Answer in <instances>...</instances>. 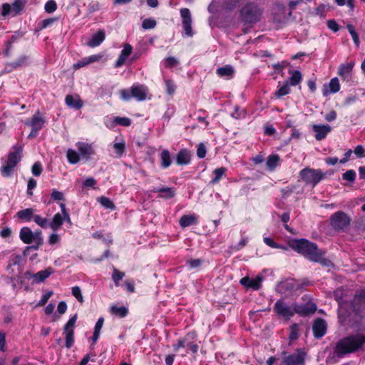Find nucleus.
I'll list each match as a JSON object with an SVG mask.
<instances>
[{
    "label": "nucleus",
    "instance_id": "38",
    "mask_svg": "<svg viewBox=\"0 0 365 365\" xmlns=\"http://www.w3.org/2000/svg\"><path fill=\"white\" fill-rule=\"evenodd\" d=\"M329 93H335L340 89V83L337 78H331L329 83Z\"/></svg>",
    "mask_w": 365,
    "mask_h": 365
},
{
    "label": "nucleus",
    "instance_id": "62",
    "mask_svg": "<svg viewBox=\"0 0 365 365\" xmlns=\"http://www.w3.org/2000/svg\"><path fill=\"white\" fill-rule=\"evenodd\" d=\"M264 243L272 247V248H278L279 247V246L278 245L277 243H276L272 238H269V237H264Z\"/></svg>",
    "mask_w": 365,
    "mask_h": 365
},
{
    "label": "nucleus",
    "instance_id": "1",
    "mask_svg": "<svg viewBox=\"0 0 365 365\" xmlns=\"http://www.w3.org/2000/svg\"><path fill=\"white\" fill-rule=\"evenodd\" d=\"M365 344V334H354L339 339L334 349V353L339 357L354 353L361 349Z\"/></svg>",
    "mask_w": 365,
    "mask_h": 365
},
{
    "label": "nucleus",
    "instance_id": "61",
    "mask_svg": "<svg viewBox=\"0 0 365 365\" xmlns=\"http://www.w3.org/2000/svg\"><path fill=\"white\" fill-rule=\"evenodd\" d=\"M103 58L102 54L92 55L86 58L88 64L100 61Z\"/></svg>",
    "mask_w": 365,
    "mask_h": 365
},
{
    "label": "nucleus",
    "instance_id": "18",
    "mask_svg": "<svg viewBox=\"0 0 365 365\" xmlns=\"http://www.w3.org/2000/svg\"><path fill=\"white\" fill-rule=\"evenodd\" d=\"M106 38V34L103 30H99L96 34L92 36L91 38L87 42V46L91 48L99 46Z\"/></svg>",
    "mask_w": 365,
    "mask_h": 365
},
{
    "label": "nucleus",
    "instance_id": "31",
    "mask_svg": "<svg viewBox=\"0 0 365 365\" xmlns=\"http://www.w3.org/2000/svg\"><path fill=\"white\" fill-rule=\"evenodd\" d=\"M154 192H159V196L164 198H171L175 196V191L173 187H163L160 189H155Z\"/></svg>",
    "mask_w": 365,
    "mask_h": 365
},
{
    "label": "nucleus",
    "instance_id": "63",
    "mask_svg": "<svg viewBox=\"0 0 365 365\" xmlns=\"http://www.w3.org/2000/svg\"><path fill=\"white\" fill-rule=\"evenodd\" d=\"M11 230L9 227H4L0 232V236L2 238H7L11 236Z\"/></svg>",
    "mask_w": 365,
    "mask_h": 365
},
{
    "label": "nucleus",
    "instance_id": "52",
    "mask_svg": "<svg viewBox=\"0 0 365 365\" xmlns=\"http://www.w3.org/2000/svg\"><path fill=\"white\" fill-rule=\"evenodd\" d=\"M113 148L118 156H120L125 150V144L122 143H116L113 145Z\"/></svg>",
    "mask_w": 365,
    "mask_h": 365
},
{
    "label": "nucleus",
    "instance_id": "51",
    "mask_svg": "<svg viewBox=\"0 0 365 365\" xmlns=\"http://www.w3.org/2000/svg\"><path fill=\"white\" fill-rule=\"evenodd\" d=\"M42 173V166L39 162L35 163L32 166V173L35 176H39Z\"/></svg>",
    "mask_w": 365,
    "mask_h": 365
},
{
    "label": "nucleus",
    "instance_id": "30",
    "mask_svg": "<svg viewBox=\"0 0 365 365\" xmlns=\"http://www.w3.org/2000/svg\"><path fill=\"white\" fill-rule=\"evenodd\" d=\"M354 66V62L351 61L344 64L340 65L339 67L338 74L340 76L346 77L347 75H349Z\"/></svg>",
    "mask_w": 365,
    "mask_h": 365
},
{
    "label": "nucleus",
    "instance_id": "12",
    "mask_svg": "<svg viewBox=\"0 0 365 365\" xmlns=\"http://www.w3.org/2000/svg\"><path fill=\"white\" fill-rule=\"evenodd\" d=\"M41 235V230H36L33 232L31 228L28 227H24L21 229L19 232V237L21 240L25 244H31L35 240L36 235Z\"/></svg>",
    "mask_w": 365,
    "mask_h": 365
},
{
    "label": "nucleus",
    "instance_id": "44",
    "mask_svg": "<svg viewBox=\"0 0 365 365\" xmlns=\"http://www.w3.org/2000/svg\"><path fill=\"white\" fill-rule=\"evenodd\" d=\"M347 29H348L349 32L350 33V34L351 35V37H352L353 41H354L355 44L356 45V46H359L360 41H359V36L356 34L354 26L349 24L347 26Z\"/></svg>",
    "mask_w": 365,
    "mask_h": 365
},
{
    "label": "nucleus",
    "instance_id": "45",
    "mask_svg": "<svg viewBox=\"0 0 365 365\" xmlns=\"http://www.w3.org/2000/svg\"><path fill=\"white\" fill-rule=\"evenodd\" d=\"M289 339L292 340L297 339L299 336V327L297 324H293L289 327Z\"/></svg>",
    "mask_w": 365,
    "mask_h": 365
},
{
    "label": "nucleus",
    "instance_id": "37",
    "mask_svg": "<svg viewBox=\"0 0 365 365\" xmlns=\"http://www.w3.org/2000/svg\"><path fill=\"white\" fill-rule=\"evenodd\" d=\"M98 201L101 203L102 206L107 209L114 210L115 208L114 203L106 197L102 196L98 198Z\"/></svg>",
    "mask_w": 365,
    "mask_h": 365
},
{
    "label": "nucleus",
    "instance_id": "25",
    "mask_svg": "<svg viewBox=\"0 0 365 365\" xmlns=\"http://www.w3.org/2000/svg\"><path fill=\"white\" fill-rule=\"evenodd\" d=\"M53 273L52 268L49 267L45 270H41L38 272L36 274L32 275L34 278V282L38 283L43 282L46 278H48Z\"/></svg>",
    "mask_w": 365,
    "mask_h": 365
},
{
    "label": "nucleus",
    "instance_id": "15",
    "mask_svg": "<svg viewBox=\"0 0 365 365\" xmlns=\"http://www.w3.org/2000/svg\"><path fill=\"white\" fill-rule=\"evenodd\" d=\"M327 323L322 319H317L314 322L312 330L316 338L322 337L327 331Z\"/></svg>",
    "mask_w": 365,
    "mask_h": 365
},
{
    "label": "nucleus",
    "instance_id": "7",
    "mask_svg": "<svg viewBox=\"0 0 365 365\" xmlns=\"http://www.w3.org/2000/svg\"><path fill=\"white\" fill-rule=\"evenodd\" d=\"M274 311L279 317L287 320L289 319L294 314L293 306L287 304L283 300H278L274 304Z\"/></svg>",
    "mask_w": 365,
    "mask_h": 365
},
{
    "label": "nucleus",
    "instance_id": "48",
    "mask_svg": "<svg viewBox=\"0 0 365 365\" xmlns=\"http://www.w3.org/2000/svg\"><path fill=\"white\" fill-rule=\"evenodd\" d=\"M356 178V173L353 170H349L342 175V178L349 182H354Z\"/></svg>",
    "mask_w": 365,
    "mask_h": 365
},
{
    "label": "nucleus",
    "instance_id": "41",
    "mask_svg": "<svg viewBox=\"0 0 365 365\" xmlns=\"http://www.w3.org/2000/svg\"><path fill=\"white\" fill-rule=\"evenodd\" d=\"M125 274L123 272L119 271L117 269H114L113 274H112V279L115 284V286L119 285V282L123 279Z\"/></svg>",
    "mask_w": 365,
    "mask_h": 365
},
{
    "label": "nucleus",
    "instance_id": "24",
    "mask_svg": "<svg viewBox=\"0 0 365 365\" xmlns=\"http://www.w3.org/2000/svg\"><path fill=\"white\" fill-rule=\"evenodd\" d=\"M293 309L294 311V314H299L300 315H307L310 313H314L316 311V307L315 306H302L299 304H294L293 305Z\"/></svg>",
    "mask_w": 365,
    "mask_h": 365
},
{
    "label": "nucleus",
    "instance_id": "20",
    "mask_svg": "<svg viewBox=\"0 0 365 365\" xmlns=\"http://www.w3.org/2000/svg\"><path fill=\"white\" fill-rule=\"evenodd\" d=\"M66 103L68 106L80 109L83 106V102L79 96L67 95L66 96Z\"/></svg>",
    "mask_w": 365,
    "mask_h": 365
},
{
    "label": "nucleus",
    "instance_id": "36",
    "mask_svg": "<svg viewBox=\"0 0 365 365\" xmlns=\"http://www.w3.org/2000/svg\"><path fill=\"white\" fill-rule=\"evenodd\" d=\"M227 169L224 167H221L220 168H217L213 171L215 175V178L211 180V183L216 184L222 178V176L225 174Z\"/></svg>",
    "mask_w": 365,
    "mask_h": 365
},
{
    "label": "nucleus",
    "instance_id": "6",
    "mask_svg": "<svg viewBox=\"0 0 365 365\" xmlns=\"http://www.w3.org/2000/svg\"><path fill=\"white\" fill-rule=\"evenodd\" d=\"M349 223V217L342 211H338L331 217V225L335 230H343Z\"/></svg>",
    "mask_w": 365,
    "mask_h": 365
},
{
    "label": "nucleus",
    "instance_id": "10",
    "mask_svg": "<svg viewBox=\"0 0 365 365\" xmlns=\"http://www.w3.org/2000/svg\"><path fill=\"white\" fill-rule=\"evenodd\" d=\"M77 315H74L71 317L64 327V334L66 338V346L69 349L71 348L74 342V331L73 329L76 322Z\"/></svg>",
    "mask_w": 365,
    "mask_h": 365
},
{
    "label": "nucleus",
    "instance_id": "14",
    "mask_svg": "<svg viewBox=\"0 0 365 365\" xmlns=\"http://www.w3.org/2000/svg\"><path fill=\"white\" fill-rule=\"evenodd\" d=\"M148 92V89L144 85H133L131 87L132 97L136 98L139 101L146 99Z\"/></svg>",
    "mask_w": 365,
    "mask_h": 365
},
{
    "label": "nucleus",
    "instance_id": "19",
    "mask_svg": "<svg viewBox=\"0 0 365 365\" xmlns=\"http://www.w3.org/2000/svg\"><path fill=\"white\" fill-rule=\"evenodd\" d=\"M45 123L44 118L41 115L39 111H37L32 117L30 123H26L36 130H41Z\"/></svg>",
    "mask_w": 365,
    "mask_h": 365
},
{
    "label": "nucleus",
    "instance_id": "64",
    "mask_svg": "<svg viewBox=\"0 0 365 365\" xmlns=\"http://www.w3.org/2000/svg\"><path fill=\"white\" fill-rule=\"evenodd\" d=\"M354 153H355L356 155H357L358 157H362V156H365L364 155V153H365V149L363 148L362 145H357L354 150Z\"/></svg>",
    "mask_w": 365,
    "mask_h": 365
},
{
    "label": "nucleus",
    "instance_id": "53",
    "mask_svg": "<svg viewBox=\"0 0 365 365\" xmlns=\"http://www.w3.org/2000/svg\"><path fill=\"white\" fill-rule=\"evenodd\" d=\"M36 181L34 178L29 180L27 185V193L29 195L31 196L33 195L32 190L36 187Z\"/></svg>",
    "mask_w": 365,
    "mask_h": 365
},
{
    "label": "nucleus",
    "instance_id": "55",
    "mask_svg": "<svg viewBox=\"0 0 365 365\" xmlns=\"http://www.w3.org/2000/svg\"><path fill=\"white\" fill-rule=\"evenodd\" d=\"M206 148L203 143H200L197 150V155L200 158H203L206 155Z\"/></svg>",
    "mask_w": 365,
    "mask_h": 365
},
{
    "label": "nucleus",
    "instance_id": "57",
    "mask_svg": "<svg viewBox=\"0 0 365 365\" xmlns=\"http://www.w3.org/2000/svg\"><path fill=\"white\" fill-rule=\"evenodd\" d=\"M120 95L121 98L124 101H129L132 97L131 91H129L126 89L121 90L120 91Z\"/></svg>",
    "mask_w": 365,
    "mask_h": 365
},
{
    "label": "nucleus",
    "instance_id": "9",
    "mask_svg": "<svg viewBox=\"0 0 365 365\" xmlns=\"http://www.w3.org/2000/svg\"><path fill=\"white\" fill-rule=\"evenodd\" d=\"M305 355L304 351L297 349L295 353L285 356L282 361V365H304Z\"/></svg>",
    "mask_w": 365,
    "mask_h": 365
},
{
    "label": "nucleus",
    "instance_id": "60",
    "mask_svg": "<svg viewBox=\"0 0 365 365\" xmlns=\"http://www.w3.org/2000/svg\"><path fill=\"white\" fill-rule=\"evenodd\" d=\"M26 57L25 56H21L19 58H18L17 60L14 61L12 63H11V66L14 67V68H17V67H19V66H21L23 64L25 63L26 62Z\"/></svg>",
    "mask_w": 365,
    "mask_h": 365
},
{
    "label": "nucleus",
    "instance_id": "22",
    "mask_svg": "<svg viewBox=\"0 0 365 365\" xmlns=\"http://www.w3.org/2000/svg\"><path fill=\"white\" fill-rule=\"evenodd\" d=\"M352 305L356 310L365 305V289L361 290L355 295Z\"/></svg>",
    "mask_w": 365,
    "mask_h": 365
},
{
    "label": "nucleus",
    "instance_id": "47",
    "mask_svg": "<svg viewBox=\"0 0 365 365\" xmlns=\"http://www.w3.org/2000/svg\"><path fill=\"white\" fill-rule=\"evenodd\" d=\"M179 61L175 57H168L164 61V66L166 68H172L178 66Z\"/></svg>",
    "mask_w": 365,
    "mask_h": 365
},
{
    "label": "nucleus",
    "instance_id": "16",
    "mask_svg": "<svg viewBox=\"0 0 365 365\" xmlns=\"http://www.w3.org/2000/svg\"><path fill=\"white\" fill-rule=\"evenodd\" d=\"M262 277L257 276L256 278H250L249 277H243L240 279L242 285L257 290L261 287Z\"/></svg>",
    "mask_w": 365,
    "mask_h": 365
},
{
    "label": "nucleus",
    "instance_id": "29",
    "mask_svg": "<svg viewBox=\"0 0 365 365\" xmlns=\"http://www.w3.org/2000/svg\"><path fill=\"white\" fill-rule=\"evenodd\" d=\"M110 312L113 315L123 318L128 314V309L124 306L118 307L116 305H112L110 308Z\"/></svg>",
    "mask_w": 365,
    "mask_h": 365
},
{
    "label": "nucleus",
    "instance_id": "39",
    "mask_svg": "<svg viewBox=\"0 0 365 365\" xmlns=\"http://www.w3.org/2000/svg\"><path fill=\"white\" fill-rule=\"evenodd\" d=\"M34 221L40 227L46 228L48 226V220L45 217H42L38 215H34Z\"/></svg>",
    "mask_w": 365,
    "mask_h": 365
},
{
    "label": "nucleus",
    "instance_id": "26",
    "mask_svg": "<svg viewBox=\"0 0 365 365\" xmlns=\"http://www.w3.org/2000/svg\"><path fill=\"white\" fill-rule=\"evenodd\" d=\"M66 221L64 218V215L61 213H56L51 221V222L48 225V226L53 230L56 231L61 227L63 221Z\"/></svg>",
    "mask_w": 365,
    "mask_h": 365
},
{
    "label": "nucleus",
    "instance_id": "58",
    "mask_svg": "<svg viewBox=\"0 0 365 365\" xmlns=\"http://www.w3.org/2000/svg\"><path fill=\"white\" fill-rule=\"evenodd\" d=\"M303 2V0H293L290 1L289 2V8L290 9V11L289 13V16H292V10H294L297 5L302 4Z\"/></svg>",
    "mask_w": 365,
    "mask_h": 365
},
{
    "label": "nucleus",
    "instance_id": "32",
    "mask_svg": "<svg viewBox=\"0 0 365 365\" xmlns=\"http://www.w3.org/2000/svg\"><path fill=\"white\" fill-rule=\"evenodd\" d=\"M280 158L278 155H271L267 160V166L270 170H274L279 165Z\"/></svg>",
    "mask_w": 365,
    "mask_h": 365
},
{
    "label": "nucleus",
    "instance_id": "13",
    "mask_svg": "<svg viewBox=\"0 0 365 365\" xmlns=\"http://www.w3.org/2000/svg\"><path fill=\"white\" fill-rule=\"evenodd\" d=\"M76 145L80 153V156L83 158L88 160L92 155H95V150L92 144H88L84 142H78Z\"/></svg>",
    "mask_w": 365,
    "mask_h": 365
},
{
    "label": "nucleus",
    "instance_id": "23",
    "mask_svg": "<svg viewBox=\"0 0 365 365\" xmlns=\"http://www.w3.org/2000/svg\"><path fill=\"white\" fill-rule=\"evenodd\" d=\"M235 73L233 67L230 65H227L223 67L218 68L216 70V73L222 78L230 79L232 77Z\"/></svg>",
    "mask_w": 365,
    "mask_h": 365
},
{
    "label": "nucleus",
    "instance_id": "11",
    "mask_svg": "<svg viewBox=\"0 0 365 365\" xmlns=\"http://www.w3.org/2000/svg\"><path fill=\"white\" fill-rule=\"evenodd\" d=\"M180 16L182 17V24L183 29L185 31V34L187 36H192L193 33L191 27L192 19L190 10L187 8L181 9Z\"/></svg>",
    "mask_w": 365,
    "mask_h": 365
},
{
    "label": "nucleus",
    "instance_id": "34",
    "mask_svg": "<svg viewBox=\"0 0 365 365\" xmlns=\"http://www.w3.org/2000/svg\"><path fill=\"white\" fill-rule=\"evenodd\" d=\"M161 165L166 168L171 164V158L170 152L168 150H163L160 154Z\"/></svg>",
    "mask_w": 365,
    "mask_h": 365
},
{
    "label": "nucleus",
    "instance_id": "43",
    "mask_svg": "<svg viewBox=\"0 0 365 365\" xmlns=\"http://www.w3.org/2000/svg\"><path fill=\"white\" fill-rule=\"evenodd\" d=\"M165 86H166V91L168 94L169 95H173L176 90V86L173 81L170 79H167L165 81Z\"/></svg>",
    "mask_w": 365,
    "mask_h": 365
},
{
    "label": "nucleus",
    "instance_id": "3",
    "mask_svg": "<svg viewBox=\"0 0 365 365\" xmlns=\"http://www.w3.org/2000/svg\"><path fill=\"white\" fill-rule=\"evenodd\" d=\"M263 9L255 2H247L241 8L240 17L247 24H254L261 20Z\"/></svg>",
    "mask_w": 365,
    "mask_h": 365
},
{
    "label": "nucleus",
    "instance_id": "8",
    "mask_svg": "<svg viewBox=\"0 0 365 365\" xmlns=\"http://www.w3.org/2000/svg\"><path fill=\"white\" fill-rule=\"evenodd\" d=\"M25 3V0H16L11 5L5 3L2 5L1 14L4 16L9 14L16 16L24 9Z\"/></svg>",
    "mask_w": 365,
    "mask_h": 365
},
{
    "label": "nucleus",
    "instance_id": "4",
    "mask_svg": "<svg viewBox=\"0 0 365 365\" xmlns=\"http://www.w3.org/2000/svg\"><path fill=\"white\" fill-rule=\"evenodd\" d=\"M13 151L10 152L8 156V160L6 165L2 166L1 168V174L4 177H9L11 175L14 168L21 160L22 156V146L14 145L13 147Z\"/></svg>",
    "mask_w": 365,
    "mask_h": 365
},
{
    "label": "nucleus",
    "instance_id": "46",
    "mask_svg": "<svg viewBox=\"0 0 365 365\" xmlns=\"http://www.w3.org/2000/svg\"><path fill=\"white\" fill-rule=\"evenodd\" d=\"M114 122L118 125L126 127L131 124L130 119L126 117H116L114 119Z\"/></svg>",
    "mask_w": 365,
    "mask_h": 365
},
{
    "label": "nucleus",
    "instance_id": "56",
    "mask_svg": "<svg viewBox=\"0 0 365 365\" xmlns=\"http://www.w3.org/2000/svg\"><path fill=\"white\" fill-rule=\"evenodd\" d=\"M133 51V47L129 43H125L123 46V50L121 51L120 53L123 54V56H125L128 57Z\"/></svg>",
    "mask_w": 365,
    "mask_h": 365
},
{
    "label": "nucleus",
    "instance_id": "54",
    "mask_svg": "<svg viewBox=\"0 0 365 365\" xmlns=\"http://www.w3.org/2000/svg\"><path fill=\"white\" fill-rule=\"evenodd\" d=\"M33 242H34L35 245H33L31 247V248L35 250H37L39 248V247L41 245H42L43 243V238L42 237V235H37L36 237H35V240H34Z\"/></svg>",
    "mask_w": 365,
    "mask_h": 365
},
{
    "label": "nucleus",
    "instance_id": "35",
    "mask_svg": "<svg viewBox=\"0 0 365 365\" xmlns=\"http://www.w3.org/2000/svg\"><path fill=\"white\" fill-rule=\"evenodd\" d=\"M66 157L68 159V161L71 164H76L80 161L81 156L78 153L73 150V149H68L66 153Z\"/></svg>",
    "mask_w": 365,
    "mask_h": 365
},
{
    "label": "nucleus",
    "instance_id": "42",
    "mask_svg": "<svg viewBox=\"0 0 365 365\" xmlns=\"http://www.w3.org/2000/svg\"><path fill=\"white\" fill-rule=\"evenodd\" d=\"M156 21L153 19H145L142 23V27L144 29H152L156 26Z\"/></svg>",
    "mask_w": 365,
    "mask_h": 365
},
{
    "label": "nucleus",
    "instance_id": "33",
    "mask_svg": "<svg viewBox=\"0 0 365 365\" xmlns=\"http://www.w3.org/2000/svg\"><path fill=\"white\" fill-rule=\"evenodd\" d=\"M302 80V75L300 71H294L292 73V76L289 79L288 83L289 85L292 86H295L298 85Z\"/></svg>",
    "mask_w": 365,
    "mask_h": 365
},
{
    "label": "nucleus",
    "instance_id": "27",
    "mask_svg": "<svg viewBox=\"0 0 365 365\" xmlns=\"http://www.w3.org/2000/svg\"><path fill=\"white\" fill-rule=\"evenodd\" d=\"M180 225L182 227H186L197 222V217L195 215H185L180 219Z\"/></svg>",
    "mask_w": 365,
    "mask_h": 365
},
{
    "label": "nucleus",
    "instance_id": "59",
    "mask_svg": "<svg viewBox=\"0 0 365 365\" xmlns=\"http://www.w3.org/2000/svg\"><path fill=\"white\" fill-rule=\"evenodd\" d=\"M327 26L329 29L334 32L339 31V25L334 20H329L327 21Z\"/></svg>",
    "mask_w": 365,
    "mask_h": 365
},
{
    "label": "nucleus",
    "instance_id": "50",
    "mask_svg": "<svg viewBox=\"0 0 365 365\" xmlns=\"http://www.w3.org/2000/svg\"><path fill=\"white\" fill-rule=\"evenodd\" d=\"M57 6L53 0H49L45 4V10L48 13H52L56 10Z\"/></svg>",
    "mask_w": 365,
    "mask_h": 365
},
{
    "label": "nucleus",
    "instance_id": "21",
    "mask_svg": "<svg viewBox=\"0 0 365 365\" xmlns=\"http://www.w3.org/2000/svg\"><path fill=\"white\" fill-rule=\"evenodd\" d=\"M190 162V153L186 149L179 151L176 157V163L178 165H187Z\"/></svg>",
    "mask_w": 365,
    "mask_h": 365
},
{
    "label": "nucleus",
    "instance_id": "17",
    "mask_svg": "<svg viewBox=\"0 0 365 365\" xmlns=\"http://www.w3.org/2000/svg\"><path fill=\"white\" fill-rule=\"evenodd\" d=\"M312 128L315 133V138L317 140L325 138L327 134L331 130V126L328 125H314Z\"/></svg>",
    "mask_w": 365,
    "mask_h": 365
},
{
    "label": "nucleus",
    "instance_id": "28",
    "mask_svg": "<svg viewBox=\"0 0 365 365\" xmlns=\"http://www.w3.org/2000/svg\"><path fill=\"white\" fill-rule=\"evenodd\" d=\"M34 210L32 208H26L19 210L16 212V217L22 220L29 222L33 219Z\"/></svg>",
    "mask_w": 365,
    "mask_h": 365
},
{
    "label": "nucleus",
    "instance_id": "5",
    "mask_svg": "<svg viewBox=\"0 0 365 365\" xmlns=\"http://www.w3.org/2000/svg\"><path fill=\"white\" fill-rule=\"evenodd\" d=\"M301 179L307 184L314 187L323 178L324 174L320 170L306 168L299 173Z\"/></svg>",
    "mask_w": 365,
    "mask_h": 365
},
{
    "label": "nucleus",
    "instance_id": "49",
    "mask_svg": "<svg viewBox=\"0 0 365 365\" xmlns=\"http://www.w3.org/2000/svg\"><path fill=\"white\" fill-rule=\"evenodd\" d=\"M72 294L81 303L83 302V297L81 294V290L79 287L76 286L72 288Z\"/></svg>",
    "mask_w": 365,
    "mask_h": 365
},
{
    "label": "nucleus",
    "instance_id": "2",
    "mask_svg": "<svg viewBox=\"0 0 365 365\" xmlns=\"http://www.w3.org/2000/svg\"><path fill=\"white\" fill-rule=\"evenodd\" d=\"M291 247L310 260L326 264V260L323 259L324 253L317 248L316 244L305 239H300L293 240Z\"/></svg>",
    "mask_w": 365,
    "mask_h": 365
},
{
    "label": "nucleus",
    "instance_id": "40",
    "mask_svg": "<svg viewBox=\"0 0 365 365\" xmlns=\"http://www.w3.org/2000/svg\"><path fill=\"white\" fill-rule=\"evenodd\" d=\"M290 92V88L288 83H286L282 87H280L275 93V96L277 98H281L285 95L289 94Z\"/></svg>",
    "mask_w": 365,
    "mask_h": 365
}]
</instances>
